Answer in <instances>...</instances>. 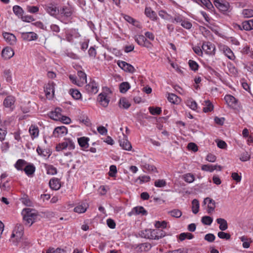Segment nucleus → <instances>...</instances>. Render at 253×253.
Returning <instances> with one entry per match:
<instances>
[{"mask_svg":"<svg viewBox=\"0 0 253 253\" xmlns=\"http://www.w3.org/2000/svg\"><path fill=\"white\" fill-rule=\"evenodd\" d=\"M22 213L25 224L28 226H31L33 224L38 215L37 212L35 210L30 208L25 209L23 211Z\"/></svg>","mask_w":253,"mask_h":253,"instance_id":"obj_1","label":"nucleus"},{"mask_svg":"<svg viewBox=\"0 0 253 253\" xmlns=\"http://www.w3.org/2000/svg\"><path fill=\"white\" fill-rule=\"evenodd\" d=\"M145 232L146 234L143 237L149 239L159 240L166 235V233L164 231L159 229L145 230Z\"/></svg>","mask_w":253,"mask_h":253,"instance_id":"obj_2","label":"nucleus"},{"mask_svg":"<svg viewBox=\"0 0 253 253\" xmlns=\"http://www.w3.org/2000/svg\"><path fill=\"white\" fill-rule=\"evenodd\" d=\"M66 148H68L70 150L75 148V144L70 139H66L64 142L59 143L56 147V150L57 151H61Z\"/></svg>","mask_w":253,"mask_h":253,"instance_id":"obj_3","label":"nucleus"},{"mask_svg":"<svg viewBox=\"0 0 253 253\" xmlns=\"http://www.w3.org/2000/svg\"><path fill=\"white\" fill-rule=\"evenodd\" d=\"M202 50L209 55L214 54L215 47L211 42H203L202 46Z\"/></svg>","mask_w":253,"mask_h":253,"instance_id":"obj_4","label":"nucleus"},{"mask_svg":"<svg viewBox=\"0 0 253 253\" xmlns=\"http://www.w3.org/2000/svg\"><path fill=\"white\" fill-rule=\"evenodd\" d=\"M85 89L89 93L96 94L98 91V85L94 80H91L85 86Z\"/></svg>","mask_w":253,"mask_h":253,"instance_id":"obj_5","label":"nucleus"},{"mask_svg":"<svg viewBox=\"0 0 253 253\" xmlns=\"http://www.w3.org/2000/svg\"><path fill=\"white\" fill-rule=\"evenodd\" d=\"M44 9L49 14L52 16H55L59 12L58 8L52 3L45 5Z\"/></svg>","mask_w":253,"mask_h":253,"instance_id":"obj_6","label":"nucleus"},{"mask_svg":"<svg viewBox=\"0 0 253 253\" xmlns=\"http://www.w3.org/2000/svg\"><path fill=\"white\" fill-rule=\"evenodd\" d=\"M120 146L126 150H130L132 148L130 143L127 140V137L126 135L123 134L122 137H120L119 140Z\"/></svg>","mask_w":253,"mask_h":253,"instance_id":"obj_7","label":"nucleus"},{"mask_svg":"<svg viewBox=\"0 0 253 253\" xmlns=\"http://www.w3.org/2000/svg\"><path fill=\"white\" fill-rule=\"evenodd\" d=\"M54 85L55 84L52 83H49L44 87V92L46 96L48 99H51L54 94Z\"/></svg>","mask_w":253,"mask_h":253,"instance_id":"obj_8","label":"nucleus"},{"mask_svg":"<svg viewBox=\"0 0 253 253\" xmlns=\"http://www.w3.org/2000/svg\"><path fill=\"white\" fill-rule=\"evenodd\" d=\"M119 66L126 72L133 73L135 71V69L131 65L123 61H119L118 62Z\"/></svg>","mask_w":253,"mask_h":253,"instance_id":"obj_9","label":"nucleus"},{"mask_svg":"<svg viewBox=\"0 0 253 253\" xmlns=\"http://www.w3.org/2000/svg\"><path fill=\"white\" fill-rule=\"evenodd\" d=\"M214 4L219 10L225 12L228 10L229 3L227 2H223L222 0H214Z\"/></svg>","mask_w":253,"mask_h":253,"instance_id":"obj_10","label":"nucleus"},{"mask_svg":"<svg viewBox=\"0 0 253 253\" xmlns=\"http://www.w3.org/2000/svg\"><path fill=\"white\" fill-rule=\"evenodd\" d=\"M38 37L37 34L34 32H23L22 33V38L25 41H35L38 39Z\"/></svg>","mask_w":253,"mask_h":253,"instance_id":"obj_11","label":"nucleus"},{"mask_svg":"<svg viewBox=\"0 0 253 253\" xmlns=\"http://www.w3.org/2000/svg\"><path fill=\"white\" fill-rule=\"evenodd\" d=\"M204 204H208V212L209 213L213 211L215 208V201L211 199L210 198L207 197L204 200Z\"/></svg>","mask_w":253,"mask_h":253,"instance_id":"obj_12","label":"nucleus"},{"mask_svg":"<svg viewBox=\"0 0 253 253\" xmlns=\"http://www.w3.org/2000/svg\"><path fill=\"white\" fill-rule=\"evenodd\" d=\"M14 52L10 47H6L2 50L1 56L4 59H9L13 56Z\"/></svg>","mask_w":253,"mask_h":253,"instance_id":"obj_13","label":"nucleus"},{"mask_svg":"<svg viewBox=\"0 0 253 253\" xmlns=\"http://www.w3.org/2000/svg\"><path fill=\"white\" fill-rule=\"evenodd\" d=\"M61 112V109L60 108H56L54 111H51L49 113V116L52 120L59 121L62 118Z\"/></svg>","mask_w":253,"mask_h":253,"instance_id":"obj_14","label":"nucleus"},{"mask_svg":"<svg viewBox=\"0 0 253 253\" xmlns=\"http://www.w3.org/2000/svg\"><path fill=\"white\" fill-rule=\"evenodd\" d=\"M98 100L100 104L104 107H106L108 106L110 101L109 98L107 97L105 93H101L99 94L98 96Z\"/></svg>","mask_w":253,"mask_h":253,"instance_id":"obj_15","label":"nucleus"},{"mask_svg":"<svg viewBox=\"0 0 253 253\" xmlns=\"http://www.w3.org/2000/svg\"><path fill=\"white\" fill-rule=\"evenodd\" d=\"M67 129L64 126H58L53 131V134L56 137L62 136L67 133Z\"/></svg>","mask_w":253,"mask_h":253,"instance_id":"obj_16","label":"nucleus"},{"mask_svg":"<svg viewBox=\"0 0 253 253\" xmlns=\"http://www.w3.org/2000/svg\"><path fill=\"white\" fill-rule=\"evenodd\" d=\"M3 36L6 42L9 44L12 45L15 43L16 39L13 34L5 32L3 33Z\"/></svg>","mask_w":253,"mask_h":253,"instance_id":"obj_17","label":"nucleus"},{"mask_svg":"<svg viewBox=\"0 0 253 253\" xmlns=\"http://www.w3.org/2000/svg\"><path fill=\"white\" fill-rule=\"evenodd\" d=\"M224 99L230 107H234L237 105V100L231 95H226Z\"/></svg>","mask_w":253,"mask_h":253,"instance_id":"obj_18","label":"nucleus"},{"mask_svg":"<svg viewBox=\"0 0 253 253\" xmlns=\"http://www.w3.org/2000/svg\"><path fill=\"white\" fill-rule=\"evenodd\" d=\"M49 185L50 187L54 190H58L61 187L60 180L57 178H53L50 179Z\"/></svg>","mask_w":253,"mask_h":253,"instance_id":"obj_19","label":"nucleus"},{"mask_svg":"<svg viewBox=\"0 0 253 253\" xmlns=\"http://www.w3.org/2000/svg\"><path fill=\"white\" fill-rule=\"evenodd\" d=\"M145 14L147 17H149L152 20H156L158 19L156 13L152 10L151 7H146L145 8Z\"/></svg>","mask_w":253,"mask_h":253,"instance_id":"obj_20","label":"nucleus"},{"mask_svg":"<svg viewBox=\"0 0 253 253\" xmlns=\"http://www.w3.org/2000/svg\"><path fill=\"white\" fill-rule=\"evenodd\" d=\"M133 214H142V215H146L147 214V211L144 209L143 207H136L132 209L131 212L128 213L129 216Z\"/></svg>","mask_w":253,"mask_h":253,"instance_id":"obj_21","label":"nucleus"},{"mask_svg":"<svg viewBox=\"0 0 253 253\" xmlns=\"http://www.w3.org/2000/svg\"><path fill=\"white\" fill-rule=\"evenodd\" d=\"M88 208L87 204L85 203H83L79 204L74 208V211L76 212L81 213L84 212Z\"/></svg>","mask_w":253,"mask_h":253,"instance_id":"obj_22","label":"nucleus"},{"mask_svg":"<svg viewBox=\"0 0 253 253\" xmlns=\"http://www.w3.org/2000/svg\"><path fill=\"white\" fill-rule=\"evenodd\" d=\"M216 222L219 224V228L220 230L224 231L228 228L227 222L225 219L219 218L216 219Z\"/></svg>","mask_w":253,"mask_h":253,"instance_id":"obj_23","label":"nucleus"},{"mask_svg":"<svg viewBox=\"0 0 253 253\" xmlns=\"http://www.w3.org/2000/svg\"><path fill=\"white\" fill-rule=\"evenodd\" d=\"M168 100L173 104H178L181 101L180 98L173 93H169Z\"/></svg>","mask_w":253,"mask_h":253,"instance_id":"obj_24","label":"nucleus"},{"mask_svg":"<svg viewBox=\"0 0 253 253\" xmlns=\"http://www.w3.org/2000/svg\"><path fill=\"white\" fill-rule=\"evenodd\" d=\"M222 50L223 51L225 55L230 59L233 60L235 56L232 50L227 46H223L222 47Z\"/></svg>","mask_w":253,"mask_h":253,"instance_id":"obj_25","label":"nucleus"},{"mask_svg":"<svg viewBox=\"0 0 253 253\" xmlns=\"http://www.w3.org/2000/svg\"><path fill=\"white\" fill-rule=\"evenodd\" d=\"M23 226H20V230L18 231H17L16 229H14L13 233L11 235V238L16 237L17 241H18L20 239H21L23 235Z\"/></svg>","mask_w":253,"mask_h":253,"instance_id":"obj_26","label":"nucleus"},{"mask_svg":"<svg viewBox=\"0 0 253 253\" xmlns=\"http://www.w3.org/2000/svg\"><path fill=\"white\" fill-rule=\"evenodd\" d=\"M88 140L89 138L85 137H82L78 139L80 146L84 148H87L88 147Z\"/></svg>","mask_w":253,"mask_h":253,"instance_id":"obj_27","label":"nucleus"},{"mask_svg":"<svg viewBox=\"0 0 253 253\" xmlns=\"http://www.w3.org/2000/svg\"><path fill=\"white\" fill-rule=\"evenodd\" d=\"M134 39L137 43L140 45L145 46V42H148L147 40L143 35L135 36Z\"/></svg>","mask_w":253,"mask_h":253,"instance_id":"obj_28","label":"nucleus"},{"mask_svg":"<svg viewBox=\"0 0 253 253\" xmlns=\"http://www.w3.org/2000/svg\"><path fill=\"white\" fill-rule=\"evenodd\" d=\"M242 27L246 31H250L253 29V19L243 22L242 23Z\"/></svg>","mask_w":253,"mask_h":253,"instance_id":"obj_29","label":"nucleus"},{"mask_svg":"<svg viewBox=\"0 0 253 253\" xmlns=\"http://www.w3.org/2000/svg\"><path fill=\"white\" fill-rule=\"evenodd\" d=\"M204 102H205L204 105L205 106V107L203 108V111L205 113H207V112L212 111L213 109V105L212 104V103L209 100H205L204 101Z\"/></svg>","mask_w":253,"mask_h":253,"instance_id":"obj_30","label":"nucleus"},{"mask_svg":"<svg viewBox=\"0 0 253 253\" xmlns=\"http://www.w3.org/2000/svg\"><path fill=\"white\" fill-rule=\"evenodd\" d=\"M44 167L47 174L54 175L57 173V169L52 165L45 164Z\"/></svg>","mask_w":253,"mask_h":253,"instance_id":"obj_31","label":"nucleus"},{"mask_svg":"<svg viewBox=\"0 0 253 253\" xmlns=\"http://www.w3.org/2000/svg\"><path fill=\"white\" fill-rule=\"evenodd\" d=\"M14 98L11 96H7L3 101V105L6 107H10L14 104Z\"/></svg>","mask_w":253,"mask_h":253,"instance_id":"obj_32","label":"nucleus"},{"mask_svg":"<svg viewBox=\"0 0 253 253\" xmlns=\"http://www.w3.org/2000/svg\"><path fill=\"white\" fill-rule=\"evenodd\" d=\"M29 131L32 138L38 137L39 135V129L38 127L34 126H31L29 129Z\"/></svg>","mask_w":253,"mask_h":253,"instance_id":"obj_33","label":"nucleus"},{"mask_svg":"<svg viewBox=\"0 0 253 253\" xmlns=\"http://www.w3.org/2000/svg\"><path fill=\"white\" fill-rule=\"evenodd\" d=\"M194 238V236L192 234L189 232H183L179 234V240L180 241H184L185 239H192Z\"/></svg>","mask_w":253,"mask_h":253,"instance_id":"obj_34","label":"nucleus"},{"mask_svg":"<svg viewBox=\"0 0 253 253\" xmlns=\"http://www.w3.org/2000/svg\"><path fill=\"white\" fill-rule=\"evenodd\" d=\"M13 11L14 14L19 18H21L24 13L22 8L18 5H14L13 7Z\"/></svg>","mask_w":253,"mask_h":253,"instance_id":"obj_35","label":"nucleus"},{"mask_svg":"<svg viewBox=\"0 0 253 253\" xmlns=\"http://www.w3.org/2000/svg\"><path fill=\"white\" fill-rule=\"evenodd\" d=\"M69 93L75 99L78 100L81 98V93L77 89H71Z\"/></svg>","mask_w":253,"mask_h":253,"instance_id":"obj_36","label":"nucleus"},{"mask_svg":"<svg viewBox=\"0 0 253 253\" xmlns=\"http://www.w3.org/2000/svg\"><path fill=\"white\" fill-rule=\"evenodd\" d=\"M130 106V104L125 98H122L120 100V107L124 109H127Z\"/></svg>","mask_w":253,"mask_h":253,"instance_id":"obj_37","label":"nucleus"},{"mask_svg":"<svg viewBox=\"0 0 253 253\" xmlns=\"http://www.w3.org/2000/svg\"><path fill=\"white\" fill-rule=\"evenodd\" d=\"M119 88L120 92L125 93L130 88V85L127 82H123L120 84Z\"/></svg>","mask_w":253,"mask_h":253,"instance_id":"obj_38","label":"nucleus"},{"mask_svg":"<svg viewBox=\"0 0 253 253\" xmlns=\"http://www.w3.org/2000/svg\"><path fill=\"white\" fill-rule=\"evenodd\" d=\"M37 152L39 155L42 156L43 157H49L50 155L49 150L43 149L39 146L37 148Z\"/></svg>","mask_w":253,"mask_h":253,"instance_id":"obj_39","label":"nucleus"},{"mask_svg":"<svg viewBox=\"0 0 253 253\" xmlns=\"http://www.w3.org/2000/svg\"><path fill=\"white\" fill-rule=\"evenodd\" d=\"M192 211L194 213L196 214L199 211V203L198 200L194 199L192 202Z\"/></svg>","mask_w":253,"mask_h":253,"instance_id":"obj_40","label":"nucleus"},{"mask_svg":"<svg viewBox=\"0 0 253 253\" xmlns=\"http://www.w3.org/2000/svg\"><path fill=\"white\" fill-rule=\"evenodd\" d=\"M168 213L172 217L179 218L182 215V212L178 209H174L168 212Z\"/></svg>","mask_w":253,"mask_h":253,"instance_id":"obj_41","label":"nucleus"},{"mask_svg":"<svg viewBox=\"0 0 253 253\" xmlns=\"http://www.w3.org/2000/svg\"><path fill=\"white\" fill-rule=\"evenodd\" d=\"M26 164V162L22 159L18 160L15 164V167L18 170H22L23 168Z\"/></svg>","mask_w":253,"mask_h":253,"instance_id":"obj_42","label":"nucleus"},{"mask_svg":"<svg viewBox=\"0 0 253 253\" xmlns=\"http://www.w3.org/2000/svg\"><path fill=\"white\" fill-rule=\"evenodd\" d=\"M24 170L28 175H30L35 172V168L33 165H28L25 167Z\"/></svg>","mask_w":253,"mask_h":253,"instance_id":"obj_43","label":"nucleus"},{"mask_svg":"<svg viewBox=\"0 0 253 253\" xmlns=\"http://www.w3.org/2000/svg\"><path fill=\"white\" fill-rule=\"evenodd\" d=\"M125 19L129 22V23L132 24L133 25L137 27H139V22L135 20L134 19L132 18L131 17L128 16V15H125L124 16Z\"/></svg>","mask_w":253,"mask_h":253,"instance_id":"obj_44","label":"nucleus"},{"mask_svg":"<svg viewBox=\"0 0 253 253\" xmlns=\"http://www.w3.org/2000/svg\"><path fill=\"white\" fill-rule=\"evenodd\" d=\"M184 180L188 183H192L195 180L194 175L192 173H186L183 175Z\"/></svg>","mask_w":253,"mask_h":253,"instance_id":"obj_45","label":"nucleus"},{"mask_svg":"<svg viewBox=\"0 0 253 253\" xmlns=\"http://www.w3.org/2000/svg\"><path fill=\"white\" fill-rule=\"evenodd\" d=\"M46 253H65V251L59 248L55 249L54 248L50 247L46 251Z\"/></svg>","mask_w":253,"mask_h":253,"instance_id":"obj_46","label":"nucleus"},{"mask_svg":"<svg viewBox=\"0 0 253 253\" xmlns=\"http://www.w3.org/2000/svg\"><path fill=\"white\" fill-rule=\"evenodd\" d=\"M78 75L80 78V80H79L80 82L83 83V85L84 83H86V75L84 72L80 71L78 72Z\"/></svg>","mask_w":253,"mask_h":253,"instance_id":"obj_47","label":"nucleus"},{"mask_svg":"<svg viewBox=\"0 0 253 253\" xmlns=\"http://www.w3.org/2000/svg\"><path fill=\"white\" fill-rule=\"evenodd\" d=\"M202 222L205 225H210L212 221V218L209 216H204L202 218Z\"/></svg>","mask_w":253,"mask_h":253,"instance_id":"obj_48","label":"nucleus"},{"mask_svg":"<svg viewBox=\"0 0 253 253\" xmlns=\"http://www.w3.org/2000/svg\"><path fill=\"white\" fill-rule=\"evenodd\" d=\"M149 110L150 113L153 115H159L162 112L161 109L160 107L154 108L150 107L149 108Z\"/></svg>","mask_w":253,"mask_h":253,"instance_id":"obj_49","label":"nucleus"},{"mask_svg":"<svg viewBox=\"0 0 253 253\" xmlns=\"http://www.w3.org/2000/svg\"><path fill=\"white\" fill-rule=\"evenodd\" d=\"M188 64L192 70L196 71L198 70L199 65L196 61L190 60L188 62Z\"/></svg>","mask_w":253,"mask_h":253,"instance_id":"obj_50","label":"nucleus"},{"mask_svg":"<svg viewBox=\"0 0 253 253\" xmlns=\"http://www.w3.org/2000/svg\"><path fill=\"white\" fill-rule=\"evenodd\" d=\"M242 14L246 18H250L253 16V10L251 9H245L242 11Z\"/></svg>","mask_w":253,"mask_h":253,"instance_id":"obj_51","label":"nucleus"},{"mask_svg":"<svg viewBox=\"0 0 253 253\" xmlns=\"http://www.w3.org/2000/svg\"><path fill=\"white\" fill-rule=\"evenodd\" d=\"M251 158V155L250 154L247 152H245L241 154V156L240 157V160L242 162H246L250 160Z\"/></svg>","mask_w":253,"mask_h":253,"instance_id":"obj_52","label":"nucleus"},{"mask_svg":"<svg viewBox=\"0 0 253 253\" xmlns=\"http://www.w3.org/2000/svg\"><path fill=\"white\" fill-rule=\"evenodd\" d=\"M26 10L31 13H36L39 10V8L37 6L28 5L26 7Z\"/></svg>","mask_w":253,"mask_h":253,"instance_id":"obj_53","label":"nucleus"},{"mask_svg":"<svg viewBox=\"0 0 253 253\" xmlns=\"http://www.w3.org/2000/svg\"><path fill=\"white\" fill-rule=\"evenodd\" d=\"M159 15L162 18L166 19V20H169V19H170L172 18V17L170 15H169L165 11L163 10L159 11Z\"/></svg>","mask_w":253,"mask_h":253,"instance_id":"obj_54","label":"nucleus"},{"mask_svg":"<svg viewBox=\"0 0 253 253\" xmlns=\"http://www.w3.org/2000/svg\"><path fill=\"white\" fill-rule=\"evenodd\" d=\"M6 133V128L4 126H0V140L1 141L4 140Z\"/></svg>","mask_w":253,"mask_h":253,"instance_id":"obj_55","label":"nucleus"},{"mask_svg":"<svg viewBox=\"0 0 253 253\" xmlns=\"http://www.w3.org/2000/svg\"><path fill=\"white\" fill-rule=\"evenodd\" d=\"M200 2L209 10H211L213 8V6L210 0H200Z\"/></svg>","mask_w":253,"mask_h":253,"instance_id":"obj_56","label":"nucleus"},{"mask_svg":"<svg viewBox=\"0 0 253 253\" xmlns=\"http://www.w3.org/2000/svg\"><path fill=\"white\" fill-rule=\"evenodd\" d=\"M218 237L222 239L229 240L231 238L230 234L222 231L219 232L217 234Z\"/></svg>","mask_w":253,"mask_h":253,"instance_id":"obj_57","label":"nucleus"},{"mask_svg":"<svg viewBox=\"0 0 253 253\" xmlns=\"http://www.w3.org/2000/svg\"><path fill=\"white\" fill-rule=\"evenodd\" d=\"M61 14L64 17H68L71 16L72 13L69 8L67 7H63L61 10Z\"/></svg>","mask_w":253,"mask_h":253,"instance_id":"obj_58","label":"nucleus"},{"mask_svg":"<svg viewBox=\"0 0 253 253\" xmlns=\"http://www.w3.org/2000/svg\"><path fill=\"white\" fill-rule=\"evenodd\" d=\"M69 79L72 83L77 85L79 86H82L83 85V83L80 82L79 81H77L76 77L75 76L70 75L69 76Z\"/></svg>","mask_w":253,"mask_h":253,"instance_id":"obj_59","label":"nucleus"},{"mask_svg":"<svg viewBox=\"0 0 253 253\" xmlns=\"http://www.w3.org/2000/svg\"><path fill=\"white\" fill-rule=\"evenodd\" d=\"M167 184L166 181L164 179H159L156 180L154 185L157 187H163Z\"/></svg>","mask_w":253,"mask_h":253,"instance_id":"obj_60","label":"nucleus"},{"mask_svg":"<svg viewBox=\"0 0 253 253\" xmlns=\"http://www.w3.org/2000/svg\"><path fill=\"white\" fill-rule=\"evenodd\" d=\"M117 172L116 166L115 165H111L110 167L109 175L111 177H115Z\"/></svg>","mask_w":253,"mask_h":253,"instance_id":"obj_61","label":"nucleus"},{"mask_svg":"<svg viewBox=\"0 0 253 253\" xmlns=\"http://www.w3.org/2000/svg\"><path fill=\"white\" fill-rule=\"evenodd\" d=\"M4 77L6 78L7 82H10L12 80L11 72L10 70H5L4 72Z\"/></svg>","mask_w":253,"mask_h":253,"instance_id":"obj_62","label":"nucleus"},{"mask_svg":"<svg viewBox=\"0 0 253 253\" xmlns=\"http://www.w3.org/2000/svg\"><path fill=\"white\" fill-rule=\"evenodd\" d=\"M181 25L183 28L187 29H191L192 26V23L190 22H189V21H187V20H183L182 21V23H181Z\"/></svg>","mask_w":253,"mask_h":253,"instance_id":"obj_63","label":"nucleus"},{"mask_svg":"<svg viewBox=\"0 0 253 253\" xmlns=\"http://www.w3.org/2000/svg\"><path fill=\"white\" fill-rule=\"evenodd\" d=\"M215 236L213 234L209 233L205 235L204 239L209 242H212L215 240Z\"/></svg>","mask_w":253,"mask_h":253,"instance_id":"obj_64","label":"nucleus"}]
</instances>
